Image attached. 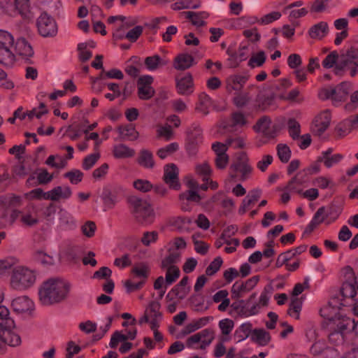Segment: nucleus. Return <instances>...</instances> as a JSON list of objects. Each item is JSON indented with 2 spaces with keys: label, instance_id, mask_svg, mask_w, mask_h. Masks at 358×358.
I'll use <instances>...</instances> for the list:
<instances>
[{
  "label": "nucleus",
  "instance_id": "nucleus-1",
  "mask_svg": "<svg viewBox=\"0 0 358 358\" xmlns=\"http://www.w3.org/2000/svg\"><path fill=\"white\" fill-rule=\"evenodd\" d=\"M71 283L62 278H50L38 287V299L43 306H50L64 301L69 296Z\"/></svg>",
  "mask_w": 358,
  "mask_h": 358
},
{
  "label": "nucleus",
  "instance_id": "nucleus-2",
  "mask_svg": "<svg viewBox=\"0 0 358 358\" xmlns=\"http://www.w3.org/2000/svg\"><path fill=\"white\" fill-rule=\"evenodd\" d=\"M273 292L274 289L272 285L268 284L264 287L261 292L258 301L252 303L257 296L256 293H252L247 300H241L239 301L240 303H244L241 307L235 303H234L231 306L234 309L240 308L241 314L245 317L257 315L259 313L262 308L268 306Z\"/></svg>",
  "mask_w": 358,
  "mask_h": 358
},
{
  "label": "nucleus",
  "instance_id": "nucleus-3",
  "mask_svg": "<svg viewBox=\"0 0 358 358\" xmlns=\"http://www.w3.org/2000/svg\"><path fill=\"white\" fill-rule=\"evenodd\" d=\"M36 280V272L25 266L15 267L11 273L10 286L17 291H24L32 287Z\"/></svg>",
  "mask_w": 358,
  "mask_h": 358
},
{
  "label": "nucleus",
  "instance_id": "nucleus-4",
  "mask_svg": "<svg viewBox=\"0 0 358 358\" xmlns=\"http://www.w3.org/2000/svg\"><path fill=\"white\" fill-rule=\"evenodd\" d=\"M127 201L131 214L138 222L148 224L152 222L154 210L147 200L137 196H131Z\"/></svg>",
  "mask_w": 358,
  "mask_h": 358
},
{
  "label": "nucleus",
  "instance_id": "nucleus-5",
  "mask_svg": "<svg viewBox=\"0 0 358 358\" xmlns=\"http://www.w3.org/2000/svg\"><path fill=\"white\" fill-rule=\"evenodd\" d=\"M186 185L187 190L179 195L181 209L184 211L190 210V208L188 206V202L199 203L202 199L199 194V183L192 176L187 178Z\"/></svg>",
  "mask_w": 358,
  "mask_h": 358
},
{
  "label": "nucleus",
  "instance_id": "nucleus-6",
  "mask_svg": "<svg viewBox=\"0 0 358 358\" xmlns=\"http://www.w3.org/2000/svg\"><path fill=\"white\" fill-rule=\"evenodd\" d=\"M215 338L213 330L205 329L189 336L186 341L188 348L205 350Z\"/></svg>",
  "mask_w": 358,
  "mask_h": 358
},
{
  "label": "nucleus",
  "instance_id": "nucleus-7",
  "mask_svg": "<svg viewBox=\"0 0 358 358\" xmlns=\"http://www.w3.org/2000/svg\"><path fill=\"white\" fill-rule=\"evenodd\" d=\"M124 194L125 189L120 185H114L110 189L104 188L101 194L104 210L113 209Z\"/></svg>",
  "mask_w": 358,
  "mask_h": 358
},
{
  "label": "nucleus",
  "instance_id": "nucleus-8",
  "mask_svg": "<svg viewBox=\"0 0 358 358\" xmlns=\"http://www.w3.org/2000/svg\"><path fill=\"white\" fill-rule=\"evenodd\" d=\"M358 66V48L351 46L345 53L341 55L338 64L334 69L337 76H343L347 66Z\"/></svg>",
  "mask_w": 358,
  "mask_h": 358
},
{
  "label": "nucleus",
  "instance_id": "nucleus-9",
  "mask_svg": "<svg viewBox=\"0 0 358 358\" xmlns=\"http://www.w3.org/2000/svg\"><path fill=\"white\" fill-rule=\"evenodd\" d=\"M38 33L43 37H53L57 34V25L55 19L47 13H42L37 18Z\"/></svg>",
  "mask_w": 358,
  "mask_h": 358
},
{
  "label": "nucleus",
  "instance_id": "nucleus-10",
  "mask_svg": "<svg viewBox=\"0 0 358 358\" xmlns=\"http://www.w3.org/2000/svg\"><path fill=\"white\" fill-rule=\"evenodd\" d=\"M259 280L258 275H255L245 281H236L231 287V298L238 299L243 297L250 292Z\"/></svg>",
  "mask_w": 358,
  "mask_h": 358
},
{
  "label": "nucleus",
  "instance_id": "nucleus-11",
  "mask_svg": "<svg viewBox=\"0 0 358 358\" xmlns=\"http://www.w3.org/2000/svg\"><path fill=\"white\" fill-rule=\"evenodd\" d=\"M331 115L329 110H324L317 114L314 118L311 130L317 136H321L330 125Z\"/></svg>",
  "mask_w": 358,
  "mask_h": 358
},
{
  "label": "nucleus",
  "instance_id": "nucleus-12",
  "mask_svg": "<svg viewBox=\"0 0 358 358\" xmlns=\"http://www.w3.org/2000/svg\"><path fill=\"white\" fill-rule=\"evenodd\" d=\"M12 328H1L0 329V353H3L7 345L16 347L20 345V336L11 331Z\"/></svg>",
  "mask_w": 358,
  "mask_h": 358
},
{
  "label": "nucleus",
  "instance_id": "nucleus-13",
  "mask_svg": "<svg viewBox=\"0 0 358 358\" xmlns=\"http://www.w3.org/2000/svg\"><path fill=\"white\" fill-rule=\"evenodd\" d=\"M153 78L151 76H143L138 78L137 87L138 96L140 99L148 100L155 95V91L151 86Z\"/></svg>",
  "mask_w": 358,
  "mask_h": 358
},
{
  "label": "nucleus",
  "instance_id": "nucleus-14",
  "mask_svg": "<svg viewBox=\"0 0 358 358\" xmlns=\"http://www.w3.org/2000/svg\"><path fill=\"white\" fill-rule=\"evenodd\" d=\"M352 324V319L340 313L336 314L331 321L327 323L329 329H336L343 332V334L351 331V325Z\"/></svg>",
  "mask_w": 358,
  "mask_h": 358
},
{
  "label": "nucleus",
  "instance_id": "nucleus-15",
  "mask_svg": "<svg viewBox=\"0 0 358 358\" xmlns=\"http://www.w3.org/2000/svg\"><path fill=\"white\" fill-rule=\"evenodd\" d=\"M329 32V24L325 21H320L310 27L307 36L314 41H322Z\"/></svg>",
  "mask_w": 358,
  "mask_h": 358
},
{
  "label": "nucleus",
  "instance_id": "nucleus-16",
  "mask_svg": "<svg viewBox=\"0 0 358 358\" xmlns=\"http://www.w3.org/2000/svg\"><path fill=\"white\" fill-rule=\"evenodd\" d=\"M163 178L166 184L171 188L174 189H178L180 188L178 169L175 164H171L165 166Z\"/></svg>",
  "mask_w": 358,
  "mask_h": 358
},
{
  "label": "nucleus",
  "instance_id": "nucleus-17",
  "mask_svg": "<svg viewBox=\"0 0 358 358\" xmlns=\"http://www.w3.org/2000/svg\"><path fill=\"white\" fill-rule=\"evenodd\" d=\"M161 304L159 301H151L145 312L151 320V329L159 327V322L162 320V313L160 312Z\"/></svg>",
  "mask_w": 358,
  "mask_h": 358
},
{
  "label": "nucleus",
  "instance_id": "nucleus-18",
  "mask_svg": "<svg viewBox=\"0 0 358 358\" xmlns=\"http://www.w3.org/2000/svg\"><path fill=\"white\" fill-rule=\"evenodd\" d=\"M307 182L306 173L299 172L293 177L287 183L284 190H287L292 193L301 194L303 192V185Z\"/></svg>",
  "mask_w": 358,
  "mask_h": 358
},
{
  "label": "nucleus",
  "instance_id": "nucleus-19",
  "mask_svg": "<svg viewBox=\"0 0 358 358\" xmlns=\"http://www.w3.org/2000/svg\"><path fill=\"white\" fill-rule=\"evenodd\" d=\"M247 80L246 76L239 74L231 75L225 80L226 90L229 93L238 92L241 90Z\"/></svg>",
  "mask_w": 358,
  "mask_h": 358
},
{
  "label": "nucleus",
  "instance_id": "nucleus-20",
  "mask_svg": "<svg viewBox=\"0 0 358 358\" xmlns=\"http://www.w3.org/2000/svg\"><path fill=\"white\" fill-rule=\"evenodd\" d=\"M124 20L125 17L122 15L110 16L108 19L109 24H113L117 20L121 22V24L117 26L116 30L113 33V36L117 40L126 38V34L124 33L123 30L127 29L129 27L133 26L136 23V21L126 22L124 23Z\"/></svg>",
  "mask_w": 358,
  "mask_h": 358
},
{
  "label": "nucleus",
  "instance_id": "nucleus-21",
  "mask_svg": "<svg viewBox=\"0 0 358 358\" xmlns=\"http://www.w3.org/2000/svg\"><path fill=\"white\" fill-rule=\"evenodd\" d=\"M331 101L332 104L335 106H338L341 102L346 99V97L350 91V84L343 82L334 87Z\"/></svg>",
  "mask_w": 358,
  "mask_h": 358
},
{
  "label": "nucleus",
  "instance_id": "nucleus-22",
  "mask_svg": "<svg viewBox=\"0 0 358 358\" xmlns=\"http://www.w3.org/2000/svg\"><path fill=\"white\" fill-rule=\"evenodd\" d=\"M11 306L15 312L22 313L32 310L34 303L28 296H21L14 299Z\"/></svg>",
  "mask_w": 358,
  "mask_h": 358
},
{
  "label": "nucleus",
  "instance_id": "nucleus-23",
  "mask_svg": "<svg viewBox=\"0 0 358 358\" xmlns=\"http://www.w3.org/2000/svg\"><path fill=\"white\" fill-rule=\"evenodd\" d=\"M72 195V192L69 186H57L48 192L47 198L51 201L68 199Z\"/></svg>",
  "mask_w": 358,
  "mask_h": 358
},
{
  "label": "nucleus",
  "instance_id": "nucleus-24",
  "mask_svg": "<svg viewBox=\"0 0 358 358\" xmlns=\"http://www.w3.org/2000/svg\"><path fill=\"white\" fill-rule=\"evenodd\" d=\"M177 90L181 95H189L194 91L193 79L187 74L177 82Z\"/></svg>",
  "mask_w": 358,
  "mask_h": 358
},
{
  "label": "nucleus",
  "instance_id": "nucleus-25",
  "mask_svg": "<svg viewBox=\"0 0 358 358\" xmlns=\"http://www.w3.org/2000/svg\"><path fill=\"white\" fill-rule=\"evenodd\" d=\"M59 224L65 229H71L76 227V220L73 215L64 208H60L58 212Z\"/></svg>",
  "mask_w": 358,
  "mask_h": 358
},
{
  "label": "nucleus",
  "instance_id": "nucleus-26",
  "mask_svg": "<svg viewBox=\"0 0 358 358\" xmlns=\"http://www.w3.org/2000/svg\"><path fill=\"white\" fill-rule=\"evenodd\" d=\"M231 168L241 173V180H245L249 178L252 172V167L249 164L248 159L246 156H243L239 162L231 166Z\"/></svg>",
  "mask_w": 358,
  "mask_h": 358
},
{
  "label": "nucleus",
  "instance_id": "nucleus-27",
  "mask_svg": "<svg viewBox=\"0 0 358 358\" xmlns=\"http://www.w3.org/2000/svg\"><path fill=\"white\" fill-rule=\"evenodd\" d=\"M48 110L45 108V104L41 103L38 108H34L27 112V113H22V115H20V113H21V108H19L14 112V115L15 117H18L20 120H24L26 117H28L29 119H32L34 117L39 119L43 115L48 113Z\"/></svg>",
  "mask_w": 358,
  "mask_h": 358
},
{
  "label": "nucleus",
  "instance_id": "nucleus-28",
  "mask_svg": "<svg viewBox=\"0 0 358 358\" xmlns=\"http://www.w3.org/2000/svg\"><path fill=\"white\" fill-rule=\"evenodd\" d=\"M261 190L258 189L250 192L242 201V204L238 210L239 214H244L251 205L257 201L261 196Z\"/></svg>",
  "mask_w": 358,
  "mask_h": 358
},
{
  "label": "nucleus",
  "instance_id": "nucleus-29",
  "mask_svg": "<svg viewBox=\"0 0 358 358\" xmlns=\"http://www.w3.org/2000/svg\"><path fill=\"white\" fill-rule=\"evenodd\" d=\"M271 120L268 116H263L259 118L257 123L253 126V129L256 132H261L266 137H273L270 131Z\"/></svg>",
  "mask_w": 358,
  "mask_h": 358
},
{
  "label": "nucleus",
  "instance_id": "nucleus-30",
  "mask_svg": "<svg viewBox=\"0 0 358 358\" xmlns=\"http://www.w3.org/2000/svg\"><path fill=\"white\" fill-rule=\"evenodd\" d=\"M212 105L210 97L203 92L199 95V101L196 104L195 110L203 115H206L209 113V108Z\"/></svg>",
  "mask_w": 358,
  "mask_h": 358
},
{
  "label": "nucleus",
  "instance_id": "nucleus-31",
  "mask_svg": "<svg viewBox=\"0 0 358 358\" xmlns=\"http://www.w3.org/2000/svg\"><path fill=\"white\" fill-rule=\"evenodd\" d=\"M135 150L124 144L115 145L113 148V156L117 159H125L133 157Z\"/></svg>",
  "mask_w": 358,
  "mask_h": 358
},
{
  "label": "nucleus",
  "instance_id": "nucleus-32",
  "mask_svg": "<svg viewBox=\"0 0 358 358\" xmlns=\"http://www.w3.org/2000/svg\"><path fill=\"white\" fill-rule=\"evenodd\" d=\"M332 150H327L322 153V156L319 158V161L322 162L326 167L331 168L334 165L340 162L343 156L341 154L331 155Z\"/></svg>",
  "mask_w": 358,
  "mask_h": 358
},
{
  "label": "nucleus",
  "instance_id": "nucleus-33",
  "mask_svg": "<svg viewBox=\"0 0 358 358\" xmlns=\"http://www.w3.org/2000/svg\"><path fill=\"white\" fill-rule=\"evenodd\" d=\"M194 57L188 54H181L176 57L174 60V68L183 71L190 68L193 65Z\"/></svg>",
  "mask_w": 358,
  "mask_h": 358
},
{
  "label": "nucleus",
  "instance_id": "nucleus-34",
  "mask_svg": "<svg viewBox=\"0 0 358 358\" xmlns=\"http://www.w3.org/2000/svg\"><path fill=\"white\" fill-rule=\"evenodd\" d=\"M229 293L226 289H221L217 292L213 296V300L215 303H221L218 306L217 309L221 312H224L230 304V299L228 298Z\"/></svg>",
  "mask_w": 358,
  "mask_h": 358
},
{
  "label": "nucleus",
  "instance_id": "nucleus-35",
  "mask_svg": "<svg viewBox=\"0 0 358 358\" xmlns=\"http://www.w3.org/2000/svg\"><path fill=\"white\" fill-rule=\"evenodd\" d=\"M251 340L259 345L264 346L269 343L271 336L269 333L263 329H255L252 331Z\"/></svg>",
  "mask_w": 358,
  "mask_h": 358
},
{
  "label": "nucleus",
  "instance_id": "nucleus-36",
  "mask_svg": "<svg viewBox=\"0 0 358 358\" xmlns=\"http://www.w3.org/2000/svg\"><path fill=\"white\" fill-rule=\"evenodd\" d=\"M138 164L145 169H152L155 161L152 153L148 150H141L137 159Z\"/></svg>",
  "mask_w": 358,
  "mask_h": 358
},
{
  "label": "nucleus",
  "instance_id": "nucleus-37",
  "mask_svg": "<svg viewBox=\"0 0 358 358\" xmlns=\"http://www.w3.org/2000/svg\"><path fill=\"white\" fill-rule=\"evenodd\" d=\"M14 48L18 55L25 58L31 57L34 55V51L31 46L24 39L17 40Z\"/></svg>",
  "mask_w": 358,
  "mask_h": 358
},
{
  "label": "nucleus",
  "instance_id": "nucleus-38",
  "mask_svg": "<svg viewBox=\"0 0 358 358\" xmlns=\"http://www.w3.org/2000/svg\"><path fill=\"white\" fill-rule=\"evenodd\" d=\"M357 282L355 279L350 281H345L343 283L341 293L343 298L352 299L357 294Z\"/></svg>",
  "mask_w": 358,
  "mask_h": 358
},
{
  "label": "nucleus",
  "instance_id": "nucleus-39",
  "mask_svg": "<svg viewBox=\"0 0 358 358\" xmlns=\"http://www.w3.org/2000/svg\"><path fill=\"white\" fill-rule=\"evenodd\" d=\"M328 217L326 213V209L324 206L317 209L313 217L308 225V229L310 231L314 230L318 225L322 224Z\"/></svg>",
  "mask_w": 358,
  "mask_h": 358
},
{
  "label": "nucleus",
  "instance_id": "nucleus-40",
  "mask_svg": "<svg viewBox=\"0 0 358 358\" xmlns=\"http://www.w3.org/2000/svg\"><path fill=\"white\" fill-rule=\"evenodd\" d=\"M118 132L122 138L129 141H134L138 137V132L136 130L134 126L131 124L120 126Z\"/></svg>",
  "mask_w": 358,
  "mask_h": 358
},
{
  "label": "nucleus",
  "instance_id": "nucleus-41",
  "mask_svg": "<svg viewBox=\"0 0 358 358\" xmlns=\"http://www.w3.org/2000/svg\"><path fill=\"white\" fill-rule=\"evenodd\" d=\"M0 327L1 328H13L15 327V322L10 317L9 310L1 305H0Z\"/></svg>",
  "mask_w": 358,
  "mask_h": 358
},
{
  "label": "nucleus",
  "instance_id": "nucleus-42",
  "mask_svg": "<svg viewBox=\"0 0 358 358\" xmlns=\"http://www.w3.org/2000/svg\"><path fill=\"white\" fill-rule=\"evenodd\" d=\"M149 271L150 268L148 265L143 262L136 264L131 270L134 275L136 278H140V281H144V282L148 277Z\"/></svg>",
  "mask_w": 358,
  "mask_h": 358
},
{
  "label": "nucleus",
  "instance_id": "nucleus-43",
  "mask_svg": "<svg viewBox=\"0 0 358 358\" xmlns=\"http://www.w3.org/2000/svg\"><path fill=\"white\" fill-rule=\"evenodd\" d=\"M13 48L0 47V63L10 66L15 62V55L12 50Z\"/></svg>",
  "mask_w": 358,
  "mask_h": 358
},
{
  "label": "nucleus",
  "instance_id": "nucleus-44",
  "mask_svg": "<svg viewBox=\"0 0 358 358\" xmlns=\"http://www.w3.org/2000/svg\"><path fill=\"white\" fill-rule=\"evenodd\" d=\"M181 254L177 250H169V255L162 261V268L176 266L180 260Z\"/></svg>",
  "mask_w": 358,
  "mask_h": 358
},
{
  "label": "nucleus",
  "instance_id": "nucleus-45",
  "mask_svg": "<svg viewBox=\"0 0 358 358\" xmlns=\"http://www.w3.org/2000/svg\"><path fill=\"white\" fill-rule=\"evenodd\" d=\"M21 198L13 194H7L0 196V204L6 208H13L20 205Z\"/></svg>",
  "mask_w": 358,
  "mask_h": 358
},
{
  "label": "nucleus",
  "instance_id": "nucleus-46",
  "mask_svg": "<svg viewBox=\"0 0 358 358\" xmlns=\"http://www.w3.org/2000/svg\"><path fill=\"white\" fill-rule=\"evenodd\" d=\"M185 17L189 19L192 23L196 27H202L205 24L204 19L207 17L206 13H195L192 11L185 12Z\"/></svg>",
  "mask_w": 358,
  "mask_h": 358
},
{
  "label": "nucleus",
  "instance_id": "nucleus-47",
  "mask_svg": "<svg viewBox=\"0 0 358 358\" xmlns=\"http://www.w3.org/2000/svg\"><path fill=\"white\" fill-rule=\"evenodd\" d=\"M252 324L245 322L242 324L235 331L234 336L238 338V341L246 339L252 334Z\"/></svg>",
  "mask_w": 358,
  "mask_h": 358
},
{
  "label": "nucleus",
  "instance_id": "nucleus-48",
  "mask_svg": "<svg viewBox=\"0 0 358 358\" xmlns=\"http://www.w3.org/2000/svg\"><path fill=\"white\" fill-rule=\"evenodd\" d=\"M302 303L303 302L301 299L298 297H292L289 308L288 310V314L296 320L299 319Z\"/></svg>",
  "mask_w": 358,
  "mask_h": 358
},
{
  "label": "nucleus",
  "instance_id": "nucleus-49",
  "mask_svg": "<svg viewBox=\"0 0 358 358\" xmlns=\"http://www.w3.org/2000/svg\"><path fill=\"white\" fill-rule=\"evenodd\" d=\"M277 155L282 163H287L290 159L292 152L289 147L285 143H279L276 146Z\"/></svg>",
  "mask_w": 358,
  "mask_h": 358
},
{
  "label": "nucleus",
  "instance_id": "nucleus-50",
  "mask_svg": "<svg viewBox=\"0 0 358 358\" xmlns=\"http://www.w3.org/2000/svg\"><path fill=\"white\" fill-rule=\"evenodd\" d=\"M145 64L148 70L155 71L159 66L165 65L166 62H164L158 55H155L146 57Z\"/></svg>",
  "mask_w": 358,
  "mask_h": 358
},
{
  "label": "nucleus",
  "instance_id": "nucleus-51",
  "mask_svg": "<svg viewBox=\"0 0 358 358\" xmlns=\"http://www.w3.org/2000/svg\"><path fill=\"white\" fill-rule=\"evenodd\" d=\"M164 268H166L165 284L169 286L179 278L180 272L178 266H169Z\"/></svg>",
  "mask_w": 358,
  "mask_h": 358
},
{
  "label": "nucleus",
  "instance_id": "nucleus-52",
  "mask_svg": "<svg viewBox=\"0 0 358 358\" xmlns=\"http://www.w3.org/2000/svg\"><path fill=\"white\" fill-rule=\"evenodd\" d=\"M287 127L289 136L293 140L299 139L301 133V125L295 119L292 118L288 120Z\"/></svg>",
  "mask_w": 358,
  "mask_h": 358
},
{
  "label": "nucleus",
  "instance_id": "nucleus-53",
  "mask_svg": "<svg viewBox=\"0 0 358 358\" xmlns=\"http://www.w3.org/2000/svg\"><path fill=\"white\" fill-rule=\"evenodd\" d=\"M178 148H179L178 143H177L176 142L171 143L166 145L165 147L160 148L157 151V155L159 156V158L164 159L166 157H167L168 156L176 152L178 150Z\"/></svg>",
  "mask_w": 358,
  "mask_h": 358
},
{
  "label": "nucleus",
  "instance_id": "nucleus-54",
  "mask_svg": "<svg viewBox=\"0 0 358 358\" xmlns=\"http://www.w3.org/2000/svg\"><path fill=\"white\" fill-rule=\"evenodd\" d=\"M17 263L14 257H7L0 260V278L6 275Z\"/></svg>",
  "mask_w": 358,
  "mask_h": 358
},
{
  "label": "nucleus",
  "instance_id": "nucleus-55",
  "mask_svg": "<svg viewBox=\"0 0 358 358\" xmlns=\"http://www.w3.org/2000/svg\"><path fill=\"white\" fill-rule=\"evenodd\" d=\"M0 47L14 48V38L7 31L0 30Z\"/></svg>",
  "mask_w": 358,
  "mask_h": 358
},
{
  "label": "nucleus",
  "instance_id": "nucleus-56",
  "mask_svg": "<svg viewBox=\"0 0 358 358\" xmlns=\"http://www.w3.org/2000/svg\"><path fill=\"white\" fill-rule=\"evenodd\" d=\"M134 187L143 193H146L150 192L152 188L153 185L151 182L145 179H136L133 182Z\"/></svg>",
  "mask_w": 358,
  "mask_h": 358
},
{
  "label": "nucleus",
  "instance_id": "nucleus-57",
  "mask_svg": "<svg viewBox=\"0 0 358 358\" xmlns=\"http://www.w3.org/2000/svg\"><path fill=\"white\" fill-rule=\"evenodd\" d=\"M338 54L336 51L331 52L322 61V66L325 69H331L334 67L338 62Z\"/></svg>",
  "mask_w": 358,
  "mask_h": 358
},
{
  "label": "nucleus",
  "instance_id": "nucleus-58",
  "mask_svg": "<svg viewBox=\"0 0 358 358\" xmlns=\"http://www.w3.org/2000/svg\"><path fill=\"white\" fill-rule=\"evenodd\" d=\"M189 300L196 311H205L208 308V306L204 305V297L201 294L192 295Z\"/></svg>",
  "mask_w": 358,
  "mask_h": 358
},
{
  "label": "nucleus",
  "instance_id": "nucleus-59",
  "mask_svg": "<svg viewBox=\"0 0 358 358\" xmlns=\"http://www.w3.org/2000/svg\"><path fill=\"white\" fill-rule=\"evenodd\" d=\"M336 311L337 309L333 307L331 303H329L327 305L320 308V313L322 317L327 320L328 322H331L335 315L338 313Z\"/></svg>",
  "mask_w": 358,
  "mask_h": 358
},
{
  "label": "nucleus",
  "instance_id": "nucleus-60",
  "mask_svg": "<svg viewBox=\"0 0 358 358\" xmlns=\"http://www.w3.org/2000/svg\"><path fill=\"white\" fill-rule=\"evenodd\" d=\"M64 176V178H68L71 183L77 185L82 181L83 178V173L78 169H73L66 172Z\"/></svg>",
  "mask_w": 358,
  "mask_h": 358
},
{
  "label": "nucleus",
  "instance_id": "nucleus-61",
  "mask_svg": "<svg viewBox=\"0 0 358 358\" xmlns=\"http://www.w3.org/2000/svg\"><path fill=\"white\" fill-rule=\"evenodd\" d=\"M329 341L331 343L335 345H339L344 342V334L342 331H338L336 329H329Z\"/></svg>",
  "mask_w": 358,
  "mask_h": 358
},
{
  "label": "nucleus",
  "instance_id": "nucleus-62",
  "mask_svg": "<svg viewBox=\"0 0 358 358\" xmlns=\"http://www.w3.org/2000/svg\"><path fill=\"white\" fill-rule=\"evenodd\" d=\"M266 61V55L264 51H259L257 54L252 55L248 62V65L255 68L256 66H261Z\"/></svg>",
  "mask_w": 358,
  "mask_h": 358
},
{
  "label": "nucleus",
  "instance_id": "nucleus-63",
  "mask_svg": "<svg viewBox=\"0 0 358 358\" xmlns=\"http://www.w3.org/2000/svg\"><path fill=\"white\" fill-rule=\"evenodd\" d=\"M157 136L170 141L173 137V131L170 125L159 126L157 129Z\"/></svg>",
  "mask_w": 358,
  "mask_h": 358
},
{
  "label": "nucleus",
  "instance_id": "nucleus-64",
  "mask_svg": "<svg viewBox=\"0 0 358 358\" xmlns=\"http://www.w3.org/2000/svg\"><path fill=\"white\" fill-rule=\"evenodd\" d=\"M358 108V91L353 92L350 95V102L344 106V110L346 112L351 113Z\"/></svg>",
  "mask_w": 358,
  "mask_h": 358
}]
</instances>
